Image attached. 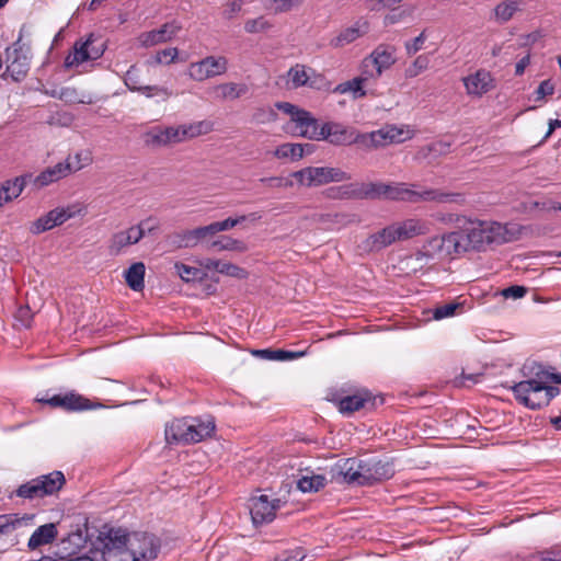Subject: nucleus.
I'll return each instance as SVG.
<instances>
[{
  "label": "nucleus",
  "mask_w": 561,
  "mask_h": 561,
  "mask_svg": "<svg viewBox=\"0 0 561 561\" xmlns=\"http://www.w3.org/2000/svg\"><path fill=\"white\" fill-rule=\"evenodd\" d=\"M401 135L402 131L394 127L360 134L354 127L346 126L340 122L329 121L321 124L318 134L313 133L311 136L314 137L316 141L324 140L336 147L357 144L366 149H371L400 142L402 141Z\"/></svg>",
  "instance_id": "obj_1"
},
{
  "label": "nucleus",
  "mask_w": 561,
  "mask_h": 561,
  "mask_svg": "<svg viewBox=\"0 0 561 561\" xmlns=\"http://www.w3.org/2000/svg\"><path fill=\"white\" fill-rule=\"evenodd\" d=\"M456 224L460 253L468 251L481 252L490 245H499L511 241L506 226L496 221L457 216Z\"/></svg>",
  "instance_id": "obj_2"
},
{
  "label": "nucleus",
  "mask_w": 561,
  "mask_h": 561,
  "mask_svg": "<svg viewBox=\"0 0 561 561\" xmlns=\"http://www.w3.org/2000/svg\"><path fill=\"white\" fill-rule=\"evenodd\" d=\"M96 533L91 534L88 549L96 561H133L126 530L104 524Z\"/></svg>",
  "instance_id": "obj_3"
},
{
  "label": "nucleus",
  "mask_w": 561,
  "mask_h": 561,
  "mask_svg": "<svg viewBox=\"0 0 561 561\" xmlns=\"http://www.w3.org/2000/svg\"><path fill=\"white\" fill-rule=\"evenodd\" d=\"M215 431L214 421L201 419H175L167 424L164 435L168 444H195L211 436Z\"/></svg>",
  "instance_id": "obj_4"
},
{
  "label": "nucleus",
  "mask_w": 561,
  "mask_h": 561,
  "mask_svg": "<svg viewBox=\"0 0 561 561\" xmlns=\"http://www.w3.org/2000/svg\"><path fill=\"white\" fill-rule=\"evenodd\" d=\"M301 185L320 186L331 182H343L351 179V174L330 167H307L291 174Z\"/></svg>",
  "instance_id": "obj_5"
},
{
  "label": "nucleus",
  "mask_w": 561,
  "mask_h": 561,
  "mask_svg": "<svg viewBox=\"0 0 561 561\" xmlns=\"http://www.w3.org/2000/svg\"><path fill=\"white\" fill-rule=\"evenodd\" d=\"M106 50V42L91 33L84 41L79 39L73 45V51L65 58V67L71 68L85 61L101 58Z\"/></svg>",
  "instance_id": "obj_6"
},
{
  "label": "nucleus",
  "mask_w": 561,
  "mask_h": 561,
  "mask_svg": "<svg viewBox=\"0 0 561 561\" xmlns=\"http://www.w3.org/2000/svg\"><path fill=\"white\" fill-rule=\"evenodd\" d=\"M35 400L38 403L49 405L51 409H60L65 412H81L102 407V404L93 403L90 399L73 390L53 396H49L48 392H46L45 396L37 397Z\"/></svg>",
  "instance_id": "obj_7"
},
{
  "label": "nucleus",
  "mask_w": 561,
  "mask_h": 561,
  "mask_svg": "<svg viewBox=\"0 0 561 561\" xmlns=\"http://www.w3.org/2000/svg\"><path fill=\"white\" fill-rule=\"evenodd\" d=\"M22 31L19 38L7 49V73L15 82L22 81L30 70L31 48L22 43Z\"/></svg>",
  "instance_id": "obj_8"
},
{
  "label": "nucleus",
  "mask_w": 561,
  "mask_h": 561,
  "mask_svg": "<svg viewBox=\"0 0 561 561\" xmlns=\"http://www.w3.org/2000/svg\"><path fill=\"white\" fill-rule=\"evenodd\" d=\"M83 208L79 205H68L67 207H56L45 215L38 217L30 225V232L32 234H41L55 227L61 226L67 220L82 215Z\"/></svg>",
  "instance_id": "obj_9"
},
{
  "label": "nucleus",
  "mask_w": 561,
  "mask_h": 561,
  "mask_svg": "<svg viewBox=\"0 0 561 561\" xmlns=\"http://www.w3.org/2000/svg\"><path fill=\"white\" fill-rule=\"evenodd\" d=\"M161 548L160 539L148 533H134L130 546L133 561H150L158 557Z\"/></svg>",
  "instance_id": "obj_10"
},
{
  "label": "nucleus",
  "mask_w": 561,
  "mask_h": 561,
  "mask_svg": "<svg viewBox=\"0 0 561 561\" xmlns=\"http://www.w3.org/2000/svg\"><path fill=\"white\" fill-rule=\"evenodd\" d=\"M227 69L228 59L226 57L207 56L190 65L188 76L195 81H204L226 73Z\"/></svg>",
  "instance_id": "obj_11"
},
{
  "label": "nucleus",
  "mask_w": 561,
  "mask_h": 561,
  "mask_svg": "<svg viewBox=\"0 0 561 561\" xmlns=\"http://www.w3.org/2000/svg\"><path fill=\"white\" fill-rule=\"evenodd\" d=\"M363 477L365 485L391 479L394 473V463L392 459L369 458L363 460Z\"/></svg>",
  "instance_id": "obj_12"
},
{
  "label": "nucleus",
  "mask_w": 561,
  "mask_h": 561,
  "mask_svg": "<svg viewBox=\"0 0 561 561\" xmlns=\"http://www.w3.org/2000/svg\"><path fill=\"white\" fill-rule=\"evenodd\" d=\"M90 537L91 534H89L87 524L84 525V530L78 527L75 531L69 533L67 538L61 540L54 557H77L83 554V550L87 549ZM85 552L87 551H84V553Z\"/></svg>",
  "instance_id": "obj_13"
},
{
  "label": "nucleus",
  "mask_w": 561,
  "mask_h": 561,
  "mask_svg": "<svg viewBox=\"0 0 561 561\" xmlns=\"http://www.w3.org/2000/svg\"><path fill=\"white\" fill-rule=\"evenodd\" d=\"M280 500L270 501L267 495L253 496L250 500V514L254 525L268 524L274 520Z\"/></svg>",
  "instance_id": "obj_14"
},
{
  "label": "nucleus",
  "mask_w": 561,
  "mask_h": 561,
  "mask_svg": "<svg viewBox=\"0 0 561 561\" xmlns=\"http://www.w3.org/2000/svg\"><path fill=\"white\" fill-rule=\"evenodd\" d=\"M148 220L141 221L137 226H131L126 230L114 233L108 242V253L119 255L122 251L129 245L138 243L145 237V225Z\"/></svg>",
  "instance_id": "obj_15"
},
{
  "label": "nucleus",
  "mask_w": 561,
  "mask_h": 561,
  "mask_svg": "<svg viewBox=\"0 0 561 561\" xmlns=\"http://www.w3.org/2000/svg\"><path fill=\"white\" fill-rule=\"evenodd\" d=\"M459 240L456 231L445 233L442 236L432 237L427 240L424 249L431 256H450L454 254H460Z\"/></svg>",
  "instance_id": "obj_16"
},
{
  "label": "nucleus",
  "mask_w": 561,
  "mask_h": 561,
  "mask_svg": "<svg viewBox=\"0 0 561 561\" xmlns=\"http://www.w3.org/2000/svg\"><path fill=\"white\" fill-rule=\"evenodd\" d=\"M76 159L77 164L75 167L69 162V159H67L64 162H58L54 167L46 168L34 179V184L37 187H44L66 178L73 171L80 170L82 165L79 163V154L76 156Z\"/></svg>",
  "instance_id": "obj_17"
},
{
  "label": "nucleus",
  "mask_w": 561,
  "mask_h": 561,
  "mask_svg": "<svg viewBox=\"0 0 561 561\" xmlns=\"http://www.w3.org/2000/svg\"><path fill=\"white\" fill-rule=\"evenodd\" d=\"M411 203L420 202H436L442 204H458L462 205L466 202L462 193L443 192L436 188H427L423 191L412 190Z\"/></svg>",
  "instance_id": "obj_18"
},
{
  "label": "nucleus",
  "mask_w": 561,
  "mask_h": 561,
  "mask_svg": "<svg viewBox=\"0 0 561 561\" xmlns=\"http://www.w3.org/2000/svg\"><path fill=\"white\" fill-rule=\"evenodd\" d=\"M396 241L397 238L393 232L392 225H389L382 228L381 230L369 234L357 245V248L362 253L369 254L379 252L382 249L391 245Z\"/></svg>",
  "instance_id": "obj_19"
},
{
  "label": "nucleus",
  "mask_w": 561,
  "mask_h": 561,
  "mask_svg": "<svg viewBox=\"0 0 561 561\" xmlns=\"http://www.w3.org/2000/svg\"><path fill=\"white\" fill-rule=\"evenodd\" d=\"M376 400L368 390H359L340 399L339 411L343 414H352L360 409L373 410L376 407Z\"/></svg>",
  "instance_id": "obj_20"
},
{
  "label": "nucleus",
  "mask_w": 561,
  "mask_h": 561,
  "mask_svg": "<svg viewBox=\"0 0 561 561\" xmlns=\"http://www.w3.org/2000/svg\"><path fill=\"white\" fill-rule=\"evenodd\" d=\"M463 85L469 95L482 96L495 88L494 78L485 69H479L474 73L463 78Z\"/></svg>",
  "instance_id": "obj_21"
},
{
  "label": "nucleus",
  "mask_w": 561,
  "mask_h": 561,
  "mask_svg": "<svg viewBox=\"0 0 561 561\" xmlns=\"http://www.w3.org/2000/svg\"><path fill=\"white\" fill-rule=\"evenodd\" d=\"M515 400L524 407L534 410L531 402L536 403L543 393V386L536 381H519L511 387Z\"/></svg>",
  "instance_id": "obj_22"
},
{
  "label": "nucleus",
  "mask_w": 561,
  "mask_h": 561,
  "mask_svg": "<svg viewBox=\"0 0 561 561\" xmlns=\"http://www.w3.org/2000/svg\"><path fill=\"white\" fill-rule=\"evenodd\" d=\"M180 30L181 26L175 21L167 22L160 28L141 33L138 39L141 46L151 47L171 41Z\"/></svg>",
  "instance_id": "obj_23"
},
{
  "label": "nucleus",
  "mask_w": 561,
  "mask_h": 561,
  "mask_svg": "<svg viewBox=\"0 0 561 561\" xmlns=\"http://www.w3.org/2000/svg\"><path fill=\"white\" fill-rule=\"evenodd\" d=\"M147 147L161 148L170 145L179 144L175 127L154 126L146 131L142 136Z\"/></svg>",
  "instance_id": "obj_24"
},
{
  "label": "nucleus",
  "mask_w": 561,
  "mask_h": 561,
  "mask_svg": "<svg viewBox=\"0 0 561 561\" xmlns=\"http://www.w3.org/2000/svg\"><path fill=\"white\" fill-rule=\"evenodd\" d=\"M394 54V46L380 44L366 57L369 64L368 66H376L377 70L375 72L382 75L385 70L389 69L396 62Z\"/></svg>",
  "instance_id": "obj_25"
},
{
  "label": "nucleus",
  "mask_w": 561,
  "mask_h": 561,
  "mask_svg": "<svg viewBox=\"0 0 561 561\" xmlns=\"http://www.w3.org/2000/svg\"><path fill=\"white\" fill-rule=\"evenodd\" d=\"M34 481L37 484L41 499L56 494L66 484L65 474L59 470L38 476L34 478Z\"/></svg>",
  "instance_id": "obj_26"
},
{
  "label": "nucleus",
  "mask_w": 561,
  "mask_h": 561,
  "mask_svg": "<svg viewBox=\"0 0 561 561\" xmlns=\"http://www.w3.org/2000/svg\"><path fill=\"white\" fill-rule=\"evenodd\" d=\"M34 481L37 484L41 499L56 494L66 484L65 474L59 470L38 476L34 478Z\"/></svg>",
  "instance_id": "obj_27"
},
{
  "label": "nucleus",
  "mask_w": 561,
  "mask_h": 561,
  "mask_svg": "<svg viewBox=\"0 0 561 561\" xmlns=\"http://www.w3.org/2000/svg\"><path fill=\"white\" fill-rule=\"evenodd\" d=\"M368 31L369 23L367 21L358 20L354 25L342 30L336 36L331 38L330 46L333 48L344 47L367 34Z\"/></svg>",
  "instance_id": "obj_28"
},
{
  "label": "nucleus",
  "mask_w": 561,
  "mask_h": 561,
  "mask_svg": "<svg viewBox=\"0 0 561 561\" xmlns=\"http://www.w3.org/2000/svg\"><path fill=\"white\" fill-rule=\"evenodd\" d=\"M337 473L343 477V480L348 484H364L363 477V460L356 458H347L342 463L337 465Z\"/></svg>",
  "instance_id": "obj_29"
},
{
  "label": "nucleus",
  "mask_w": 561,
  "mask_h": 561,
  "mask_svg": "<svg viewBox=\"0 0 561 561\" xmlns=\"http://www.w3.org/2000/svg\"><path fill=\"white\" fill-rule=\"evenodd\" d=\"M397 241L408 240L416 236L426 233V225L420 220L410 218L401 222L392 224Z\"/></svg>",
  "instance_id": "obj_30"
},
{
  "label": "nucleus",
  "mask_w": 561,
  "mask_h": 561,
  "mask_svg": "<svg viewBox=\"0 0 561 561\" xmlns=\"http://www.w3.org/2000/svg\"><path fill=\"white\" fill-rule=\"evenodd\" d=\"M201 266L208 270V271H216L220 274L236 277L238 279H244L248 277L249 273L247 270L229 263V262H222L220 260L216 259H204L201 261Z\"/></svg>",
  "instance_id": "obj_31"
},
{
  "label": "nucleus",
  "mask_w": 561,
  "mask_h": 561,
  "mask_svg": "<svg viewBox=\"0 0 561 561\" xmlns=\"http://www.w3.org/2000/svg\"><path fill=\"white\" fill-rule=\"evenodd\" d=\"M296 129H298V135L314 140V137L311 135L318 134L321 127L319 121L308 111L302 110L298 113V115L293 119Z\"/></svg>",
  "instance_id": "obj_32"
},
{
  "label": "nucleus",
  "mask_w": 561,
  "mask_h": 561,
  "mask_svg": "<svg viewBox=\"0 0 561 561\" xmlns=\"http://www.w3.org/2000/svg\"><path fill=\"white\" fill-rule=\"evenodd\" d=\"M549 369L553 368L547 367L535 360L528 362L523 366L524 375L529 377L526 381L541 382V386L545 383L553 382V377L559 376L560 374L550 371Z\"/></svg>",
  "instance_id": "obj_33"
},
{
  "label": "nucleus",
  "mask_w": 561,
  "mask_h": 561,
  "mask_svg": "<svg viewBox=\"0 0 561 561\" xmlns=\"http://www.w3.org/2000/svg\"><path fill=\"white\" fill-rule=\"evenodd\" d=\"M211 130L213 124L207 121L183 124L175 127L179 142H182L186 139L198 137L201 135H206Z\"/></svg>",
  "instance_id": "obj_34"
},
{
  "label": "nucleus",
  "mask_w": 561,
  "mask_h": 561,
  "mask_svg": "<svg viewBox=\"0 0 561 561\" xmlns=\"http://www.w3.org/2000/svg\"><path fill=\"white\" fill-rule=\"evenodd\" d=\"M57 536V528L55 524L48 523L39 526L30 537L27 547L32 550L50 543Z\"/></svg>",
  "instance_id": "obj_35"
},
{
  "label": "nucleus",
  "mask_w": 561,
  "mask_h": 561,
  "mask_svg": "<svg viewBox=\"0 0 561 561\" xmlns=\"http://www.w3.org/2000/svg\"><path fill=\"white\" fill-rule=\"evenodd\" d=\"M145 272L146 266L142 262H136L125 271V280L130 289L135 291L144 289Z\"/></svg>",
  "instance_id": "obj_36"
},
{
  "label": "nucleus",
  "mask_w": 561,
  "mask_h": 561,
  "mask_svg": "<svg viewBox=\"0 0 561 561\" xmlns=\"http://www.w3.org/2000/svg\"><path fill=\"white\" fill-rule=\"evenodd\" d=\"M32 179V174H22L11 180H7L0 184V190L3 195L9 196V203L18 198L23 192L27 184V181Z\"/></svg>",
  "instance_id": "obj_37"
},
{
  "label": "nucleus",
  "mask_w": 561,
  "mask_h": 561,
  "mask_svg": "<svg viewBox=\"0 0 561 561\" xmlns=\"http://www.w3.org/2000/svg\"><path fill=\"white\" fill-rule=\"evenodd\" d=\"M325 196L331 199H359V183L329 187Z\"/></svg>",
  "instance_id": "obj_38"
},
{
  "label": "nucleus",
  "mask_w": 561,
  "mask_h": 561,
  "mask_svg": "<svg viewBox=\"0 0 561 561\" xmlns=\"http://www.w3.org/2000/svg\"><path fill=\"white\" fill-rule=\"evenodd\" d=\"M253 355L256 357H260L262 359L266 360H291L299 357H302L306 352H291V351H285V350H272V348H264V350H255L252 352Z\"/></svg>",
  "instance_id": "obj_39"
},
{
  "label": "nucleus",
  "mask_w": 561,
  "mask_h": 561,
  "mask_svg": "<svg viewBox=\"0 0 561 561\" xmlns=\"http://www.w3.org/2000/svg\"><path fill=\"white\" fill-rule=\"evenodd\" d=\"M335 93H346L352 92L354 94L355 99L364 98L368 93L374 94L371 89H368L364 82L363 79H359L358 77L353 78L352 80L342 82L337 84L334 90Z\"/></svg>",
  "instance_id": "obj_40"
},
{
  "label": "nucleus",
  "mask_w": 561,
  "mask_h": 561,
  "mask_svg": "<svg viewBox=\"0 0 561 561\" xmlns=\"http://www.w3.org/2000/svg\"><path fill=\"white\" fill-rule=\"evenodd\" d=\"M248 85L244 83L227 82L215 87L217 96L222 100H236L248 92Z\"/></svg>",
  "instance_id": "obj_41"
},
{
  "label": "nucleus",
  "mask_w": 561,
  "mask_h": 561,
  "mask_svg": "<svg viewBox=\"0 0 561 561\" xmlns=\"http://www.w3.org/2000/svg\"><path fill=\"white\" fill-rule=\"evenodd\" d=\"M278 159H290L297 161L305 154V147L301 144H283L278 146L274 152Z\"/></svg>",
  "instance_id": "obj_42"
},
{
  "label": "nucleus",
  "mask_w": 561,
  "mask_h": 561,
  "mask_svg": "<svg viewBox=\"0 0 561 561\" xmlns=\"http://www.w3.org/2000/svg\"><path fill=\"white\" fill-rule=\"evenodd\" d=\"M387 184L381 182L359 183V199H375L386 196Z\"/></svg>",
  "instance_id": "obj_43"
},
{
  "label": "nucleus",
  "mask_w": 561,
  "mask_h": 561,
  "mask_svg": "<svg viewBox=\"0 0 561 561\" xmlns=\"http://www.w3.org/2000/svg\"><path fill=\"white\" fill-rule=\"evenodd\" d=\"M325 484L327 479L322 474L304 476L297 481V488L304 493L318 492Z\"/></svg>",
  "instance_id": "obj_44"
},
{
  "label": "nucleus",
  "mask_w": 561,
  "mask_h": 561,
  "mask_svg": "<svg viewBox=\"0 0 561 561\" xmlns=\"http://www.w3.org/2000/svg\"><path fill=\"white\" fill-rule=\"evenodd\" d=\"M519 10V2L515 0L503 1L494 8L495 20L500 23L508 22L516 11Z\"/></svg>",
  "instance_id": "obj_45"
},
{
  "label": "nucleus",
  "mask_w": 561,
  "mask_h": 561,
  "mask_svg": "<svg viewBox=\"0 0 561 561\" xmlns=\"http://www.w3.org/2000/svg\"><path fill=\"white\" fill-rule=\"evenodd\" d=\"M411 194L412 188L408 187L405 183H391L387 184L385 198L411 203Z\"/></svg>",
  "instance_id": "obj_46"
},
{
  "label": "nucleus",
  "mask_w": 561,
  "mask_h": 561,
  "mask_svg": "<svg viewBox=\"0 0 561 561\" xmlns=\"http://www.w3.org/2000/svg\"><path fill=\"white\" fill-rule=\"evenodd\" d=\"M33 516L24 515L19 517L18 514L0 515V535H9L16 529L23 522L31 520Z\"/></svg>",
  "instance_id": "obj_47"
},
{
  "label": "nucleus",
  "mask_w": 561,
  "mask_h": 561,
  "mask_svg": "<svg viewBox=\"0 0 561 561\" xmlns=\"http://www.w3.org/2000/svg\"><path fill=\"white\" fill-rule=\"evenodd\" d=\"M247 219H250L251 221H256V220L261 219V215L259 213H251L248 216L242 215L238 218L229 217L222 221H215V222H213L214 230L216 233L226 231V230L233 228L238 224L245 221Z\"/></svg>",
  "instance_id": "obj_48"
},
{
  "label": "nucleus",
  "mask_w": 561,
  "mask_h": 561,
  "mask_svg": "<svg viewBox=\"0 0 561 561\" xmlns=\"http://www.w3.org/2000/svg\"><path fill=\"white\" fill-rule=\"evenodd\" d=\"M211 247L219 251L245 252L248 250V247L243 241L231 237H222L220 240L214 241Z\"/></svg>",
  "instance_id": "obj_49"
},
{
  "label": "nucleus",
  "mask_w": 561,
  "mask_h": 561,
  "mask_svg": "<svg viewBox=\"0 0 561 561\" xmlns=\"http://www.w3.org/2000/svg\"><path fill=\"white\" fill-rule=\"evenodd\" d=\"M304 0H264V8L274 13L288 12L302 4Z\"/></svg>",
  "instance_id": "obj_50"
},
{
  "label": "nucleus",
  "mask_w": 561,
  "mask_h": 561,
  "mask_svg": "<svg viewBox=\"0 0 561 561\" xmlns=\"http://www.w3.org/2000/svg\"><path fill=\"white\" fill-rule=\"evenodd\" d=\"M531 561H561V545L557 543L530 554Z\"/></svg>",
  "instance_id": "obj_51"
},
{
  "label": "nucleus",
  "mask_w": 561,
  "mask_h": 561,
  "mask_svg": "<svg viewBox=\"0 0 561 561\" xmlns=\"http://www.w3.org/2000/svg\"><path fill=\"white\" fill-rule=\"evenodd\" d=\"M289 79L293 82L294 88L306 87L309 79V72L304 65H295L287 72Z\"/></svg>",
  "instance_id": "obj_52"
},
{
  "label": "nucleus",
  "mask_w": 561,
  "mask_h": 561,
  "mask_svg": "<svg viewBox=\"0 0 561 561\" xmlns=\"http://www.w3.org/2000/svg\"><path fill=\"white\" fill-rule=\"evenodd\" d=\"M430 58L427 55L417 56L414 61L404 70L405 78H415L428 68Z\"/></svg>",
  "instance_id": "obj_53"
},
{
  "label": "nucleus",
  "mask_w": 561,
  "mask_h": 561,
  "mask_svg": "<svg viewBox=\"0 0 561 561\" xmlns=\"http://www.w3.org/2000/svg\"><path fill=\"white\" fill-rule=\"evenodd\" d=\"M169 239L175 248H193L196 245L192 230L175 232Z\"/></svg>",
  "instance_id": "obj_54"
},
{
  "label": "nucleus",
  "mask_w": 561,
  "mask_h": 561,
  "mask_svg": "<svg viewBox=\"0 0 561 561\" xmlns=\"http://www.w3.org/2000/svg\"><path fill=\"white\" fill-rule=\"evenodd\" d=\"M179 276L186 283L193 282L196 279H202V271L199 268L188 266L184 263H175L174 265Z\"/></svg>",
  "instance_id": "obj_55"
},
{
  "label": "nucleus",
  "mask_w": 561,
  "mask_h": 561,
  "mask_svg": "<svg viewBox=\"0 0 561 561\" xmlns=\"http://www.w3.org/2000/svg\"><path fill=\"white\" fill-rule=\"evenodd\" d=\"M367 58L365 57L360 65V75L359 79H363L364 84L370 89L371 83H375L381 75H377L375 71L377 70L376 66H368Z\"/></svg>",
  "instance_id": "obj_56"
},
{
  "label": "nucleus",
  "mask_w": 561,
  "mask_h": 561,
  "mask_svg": "<svg viewBox=\"0 0 561 561\" xmlns=\"http://www.w3.org/2000/svg\"><path fill=\"white\" fill-rule=\"evenodd\" d=\"M14 494L18 497H21L24 500L41 499L39 493L37 491V484L35 483L34 479H31L30 481H26L25 483L21 484L14 491Z\"/></svg>",
  "instance_id": "obj_57"
},
{
  "label": "nucleus",
  "mask_w": 561,
  "mask_h": 561,
  "mask_svg": "<svg viewBox=\"0 0 561 561\" xmlns=\"http://www.w3.org/2000/svg\"><path fill=\"white\" fill-rule=\"evenodd\" d=\"M560 393V389L556 386H549L548 383L543 385V393L540 396V399L536 401V403L531 402V407L534 410H540L543 407H547L550 401L556 398Z\"/></svg>",
  "instance_id": "obj_58"
},
{
  "label": "nucleus",
  "mask_w": 561,
  "mask_h": 561,
  "mask_svg": "<svg viewBox=\"0 0 561 561\" xmlns=\"http://www.w3.org/2000/svg\"><path fill=\"white\" fill-rule=\"evenodd\" d=\"M273 24L270 23L264 16L248 20L244 23V31L250 34L265 32L272 28Z\"/></svg>",
  "instance_id": "obj_59"
},
{
  "label": "nucleus",
  "mask_w": 561,
  "mask_h": 561,
  "mask_svg": "<svg viewBox=\"0 0 561 561\" xmlns=\"http://www.w3.org/2000/svg\"><path fill=\"white\" fill-rule=\"evenodd\" d=\"M124 83L128 90L133 92H137L140 85H142L140 83L139 70L136 65L130 66V68L126 71L124 76Z\"/></svg>",
  "instance_id": "obj_60"
},
{
  "label": "nucleus",
  "mask_w": 561,
  "mask_h": 561,
  "mask_svg": "<svg viewBox=\"0 0 561 561\" xmlns=\"http://www.w3.org/2000/svg\"><path fill=\"white\" fill-rule=\"evenodd\" d=\"M461 308V304L451 301L443 306H437L433 310V317L435 320H442L444 318L453 317L456 314L457 309Z\"/></svg>",
  "instance_id": "obj_61"
},
{
  "label": "nucleus",
  "mask_w": 561,
  "mask_h": 561,
  "mask_svg": "<svg viewBox=\"0 0 561 561\" xmlns=\"http://www.w3.org/2000/svg\"><path fill=\"white\" fill-rule=\"evenodd\" d=\"M137 92L144 94L147 98L161 96L163 100H167L171 96V92L167 88L159 85H140Z\"/></svg>",
  "instance_id": "obj_62"
},
{
  "label": "nucleus",
  "mask_w": 561,
  "mask_h": 561,
  "mask_svg": "<svg viewBox=\"0 0 561 561\" xmlns=\"http://www.w3.org/2000/svg\"><path fill=\"white\" fill-rule=\"evenodd\" d=\"M310 75L306 87L317 90H329L330 83L321 73H317L313 69L309 68Z\"/></svg>",
  "instance_id": "obj_63"
},
{
  "label": "nucleus",
  "mask_w": 561,
  "mask_h": 561,
  "mask_svg": "<svg viewBox=\"0 0 561 561\" xmlns=\"http://www.w3.org/2000/svg\"><path fill=\"white\" fill-rule=\"evenodd\" d=\"M306 558V554L301 548H296L294 550H287L282 552L275 558V561H302Z\"/></svg>",
  "instance_id": "obj_64"
}]
</instances>
